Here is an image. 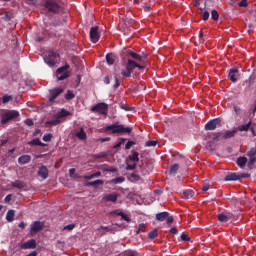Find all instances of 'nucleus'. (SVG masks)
<instances>
[{"instance_id": "1", "label": "nucleus", "mask_w": 256, "mask_h": 256, "mask_svg": "<svg viewBox=\"0 0 256 256\" xmlns=\"http://www.w3.org/2000/svg\"><path fill=\"white\" fill-rule=\"evenodd\" d=\"M44 8L50 15H65V9L55 0H46Z\"/></svg>"}, {"instance_id": "2", "label": "nucleus", "mask_w": 256, "mask_h": 256, "mask_svg": "<svg viewBox=\"0 0 256 256\" xmlns=\"http://www.w3.org/2000/svg\"><path fill=\"white\" fill-rule=\"evenodd\" d=\"M106 131H111L112 135H123L124 133L129 135V133L133 131V128H131V126H125L123 124H119V122H116L107 126Z\"/></svg>"}, {"instance_id": "3", "label": "nucleus", "mask_w": 256, "mask_h": 256, "mask_svg": "<svg viewBox=\"0 0 256 256\" xmlns=\"http://www.w3.org/2000/svg\"><path fill=\"white\" fill-rule=\"evenodd\" d=\"M137 69V61L129 58L126 63V69L121 71L123 77H131V73Z\"/></svg>"}, {"instance_id": "4", "label": "nucleus", "mask_w": 256, "mask_h": 256, "mask_svg": "<svg viewBox=\"0 0 256 256\" xmlns=\"http://www.w3.org/2000/svg\"><path fill=\"white\" fill-rule=\"evenodd\" d=\"M57 59H59V53L55 51H48L44 57V61L47 65H49V67H54V65H57Z\"/></svg>"}, {"instance_id": "5", "label": "nucleus", "mask_w": 256, "mask_h": 256, "mask_svg": "<svg viewBox=\"0 0 256 256\" xmlns=\"http://www.w3.org/2000/svg\"><path fill=\"white\" fill-rule=\"evenodd\" d=\"M69 64H65L56 71V77L58 81H65L69 77Z\"/></svg>"}, {"instance_id": "6", "label": "nucleus", "mask_w": 256, "mask_h": 256, "mask_svg": "<svg viewBox=\"0 0 256 256\" xmlns=\"http://www.w3.org/2000/svg\"><path fill=\"white\" fill-rule=\"evenodd\" d=\"M19 117V112L17 110L7 111L2 115L1 123H9V121H13V119H17Z\"/></svg>"}, {"instance_id": "7", "label": "nucleus", "mask_w": 256, "mask_h": 256, "mask_svg": "<svg viewBox=\"0 0 256 256\" xmlns=\"http://www.w3.org/2000/svg\"><path fill=\"white\" fill-rule=\"evenodd\" d=\"M92 113H100V115H107L109 106L106 103H98L91 108Z\"/></svg>"}, {"instance_id": "8", "label": "nucleus", "mask_w": 256, "mask_h": 256, "mask_svg": "<svg viewBox=\"0 0 256 256\" xmlns=\"http://www.w3.org/2000/svg\"><path fill=\"white\" fill-rule=\"evenodd\" d=\"M218 125H221V118H214L206 123L205 131H215Z\"/></svg>"}, {"instance_id": "9", "label": "nucleus", "mask_w": 256, "mask_h": 256, "mask_svg": "<svg viewBox=\"0 0 256 256\" xmlns=\"http://www.w3.org/2000/svg\"><path fill=\"white\" fill-rule=\"evenodd\" d=\"M235 217V215H233V213L231 212H223L217 215V219L218 221H220V223H227L228 221H231V219H233Z\"/></svg>"}, {"instance_id": "10", "label": "nucleus", "mask_w": 256, "mask_h": 256, "mask_svg": "<svg viewBox=\"0 0 256 256\" xmlns=\"http://www.w3.org/2000/svg\"><path fill=\"white\" fill-rule=\"evenodd\" d=\"M99 39H101V35H99V27H92L90 29V41H92V43H97Z\"/></svg>"}, {"instance_id": "11", "label": "nucleus", "mask_w": 256, "mask_h": 256, "mask_svg": "<svg viewBox=\"0 0 256 256\" xmlns=\"http://www.w3.org/2000/svg\"><path fill=\"white\" fill-rule=\"evenodd\" d=\"M49 93L48 99L50 102H53L61 95V93H63V88H54L50 90Z\"/></svg>"}, {"instance_id": "12", "label": "nucleus", "mask_w": 256, "mask_h": 256, "mask_svg": "<svg viewBox=\"0 0 256 256\" xmlns=\"http://www.w3.org/2000/svg\"><path fill=\"white\" fill-rule=\"evenodd\" d=\"M237 75H239V68L234 67L228 71V79L232 81V83H237Z\"/></svg>"}, {"instance_id": "13", "label": "nucleus", "mask_w": 256, "mask_h": 256, "mask_svg": "<svg viewBox=\"0 0 256 256\" xmlns=\"http://www.w3.org/2000/svg\"><path fill=\"white\" fill-rule=\"evenodd\" d=\"M45 224L41 221H35L31 224V233H39V231H43V227Z\"/></svg>"}, {"instance_id": "14", "label": "nucleus", "mask_w": 256, "mask_h": 256, "mask_svg": "<svg viewBox=\"0 0 256 256\" xmlns=\"http://www.w3.org/2000/svg\"><path fill=\"white\" fill-rule=\"evenodd\" d=\"M21 249H36L37 248V242L35 239L28 240L27 242H24L20 246Z\"/></svg>"}, {"instance_id": "15", "label": "nucleus", "mask_w": 256, "mask_h": 256, "mask_svg": "<svg viewBox=\"0 0 256 256\" xmlns=\"http://www.w3.org/2000/svg\"><path fill=\"white\" fill-rule=\"evenodd\" d=\"M13 19V13L7 11L0 12V21H11Z\"/></svg>"}, {"instance_id": "16", "label": "nucleus", "mask_w": 256, "mask_h": 256, "mask_svg": "<svg viewBox=\"0 0 256 256\" xmlns=\"http://www.w3.org/2000/svg\"><path fill=\"white\" fill-rule=\"evenodd\" d=\"M38 175L42 179H47V177H49V169H47V166H41L38 170Z\"/></svg>"}, {"instance_id": "17", "label": "nucleus", "mask_w": 256, "mask_h": 256, "mask_svg": "<svg viewBox=\"0 0 256 256\" xmlns=\"http://www.w3.org/2000/svg\"><path fill=\"white\" fill-rule=\"evenodd\" d=\"M67 23V15L63 14L62 19L54 20L51 25L52 27H61V25H65Z\"/></svg>"}, {"instance_id": "18", "label": "nucleus", "mask_w": 256, "mask_h": 256, "mask_svg": "<svg viewBox=\"0 0 256 256\" xmlns=\"http://www.w3.org/2000/svg\"><path fill=\"white\" fill-rule=\"evenodd\" d=\"M118 195L117 194H108L103 198V201H105L106 203H116L117 199H118Z\"/></svg>"}, {"instance_id": "19", "label": "nucleus", "mask_w": 256, "mask_h": 256, "mask_svg": "<svg viewBox=\"0 0 256 256\" xmlns=\"http://www.w3.org/2000/svg\"><path fill=\"white\" fill-rule=\"evenodd\" d=\"M127 53H128V57H131V59L136 61V63H141V56H140V54H138L137 52H133L131 50H128Z\"/></svg>"}, {"instance_id": "20", "label": "nucleus", "mask_w": 256, "mask_h": 256, "mask_svg": "<svg viewBox=\"0 0 256 256\" xmlns=\"http://www.w3.org/2000/svg\"><path fill=\"white\" fill-rule=\"evenodd\" d=\"M224 181H239V173L233 172L226 175Z\"/></svg>"}, {"instance_id": "21", "label": "nucleus", "mask_w": 256, "mask_h": 256, "mask_svg": "<svg viewBox=\"0 0 256 256\" xmlns=\"http://www.w3.org/2000/svg\"><path fill=\"white\" fill-rule=\"evenodd\" d=\"M31 162V157L29 155H22L18 158L19 165H27Z\"/></svg>"}, {"instance_id": "22", "label": "nucleus", "mask_w": 256, "mask_h": 256, "mask_svg": "<svg viewBox=\"0 0 256 256\" xmlns=\"http://www.w3.org/2000/svg\"><path fill=\"white\" fill-rule=\"evenodd\" d=\"M247 157H245V156H240L238 159H237V161H236V163H237V165H238V167H240V169H245V165H247Z\"/></svg>"}, {"instance_id": "23", "label": "nucleus", "mask_w": 256, "mask_h": 256, "mask_svg": "<svg viewBox=\"0 0 256 256\" xmlns=\"http://www.w3.org/2000/svg\"><path fill=\"white\" fill-rule=\"evenodd\" d=\"M167 217H169V212H160L156 214V221L163 222Z\"/></svg>"}, {"instance_id": "24", "label": "nucleus", "mask_w": 256, "mask_h": 256, "mask_svg": "<svg viewBox=\"0 0 256 256\" xmlns=\"http://www.w3.org/2000/svg\"><path fill=\"white\" fill-rule=\"evenodd\" d=\"M129 161H132L133 163H138L139 161V154L138 152L131 151V154L128 156Z\"/></svg>"}, {"instance_id": "25", "label": "nucleus", "mask_w": 256, "mask_h": 256, "mask_svg": "<svg viewBox=\"0 0 256 256\" xmlns=\"http://www.w3.org/2000/svg\"><path fill=\"white\" fill-rule=\"evenodd\" d=\"M76 137L80 139V141H85V139H87V133H85V130L81 128L80 131L76 133Z\"/></svg>"}, {"instance_id": "26", "label": "nucleus", "mask_w": 256, "mask_h": 256, "mask_svg": "<svg viewBox=\"0 0 256 256\" xmlns=\"http://www.w3.org/2000/svg\"><path fill=\"white\" fill-rule=\"evenodd\" d=\"M29 145L38 146V147H45V144L41 142L39 138L32 139L29 142Z\"/></svg>"}, {"instance_id": "27", "label": "nucleus", "mask_w": 256, "mask_h": 256, "mask_svg": "<svg viewBox=\"0 0 256 256\" xmlns=\"http://www.w3.org/2000/svg\"><path fill=\"white\" fill-rule=\"evenodd\" d=\"M234 135H237V129L226 131L223 135V139H231Z\"/></svg>"}, {"instance_id": "28", "label": "nucleus", "mask_w": 256, "mask_h": 256, "mask_svg": "<svg viewBox=\"0 0 256 256\" xmlns=\"http://www.w3.org/2000/svg\"><path fill=\"white\" fill-rule=\"evenodd\" d=\"M15 219V210H8L6 220L11 223Z\"/></svg>"}, {"instance_id": "29", "label": "nucleus", "mask_w": 256, "mask_h": 256, "mask_svg": "<svg viewBox=\"0 0 256 256\" xmlns=\"http://www.w3.org/2000/svg\"><path fill=\"white\" fill-rule=\"evenodd\" d=\"M12 187H16V189H23V187H25V182L21 180H16L12 182Z\"/></svg>"}, {"instance_id": "30", "label": "nucleus", "mask_w": 256, "mask_h": 256, "mask_svg": "<svg viewBox=\"0 0 256 256\" xmlns=\"http://www.w3.org/2000/svg\"><path fill=\"white\" fill-rule=\"evenodd\" d=\"M69 115H70L69 111L63 109L57 113L56 117L61 121V119H63V117H69Z\"/></svg>"}, {"instance_id": "31", "label": "nucleus", "mask_w": 256, "mask_h": 256, "mask_svg": "<svg viewBox=\"0 0 256 256\" xmlns=\"http://www.w3.org/2000/svg\"><path fill=\"white\" fill-rule=\"evenodd\" d=\"M103 180H95V181H92V182H88L87 184V187H95V189H97V187L99 185H103Z\"/></svg>"}, {"instance_id": "32", "label": "nucleus", "mask_w": 256, "mask_h": 256, "mask_svg": "<svg viewBox=\"0 0 256 256\" xmlns=\"http://www.w3.org/2000/svg\"><path fill=\"white\" fill-rule=\"evenodd\" d=\"M106 61H107L108 65H114L115 64V56L113 55V53H108L106 55Z\"/></svg>"}, {"instance_id": "33", "label": "nucleus", "mask_w": 256, "mask_h": 256, "mask_svg": "<svg viewBox=\"0 0 256 256\" xmlns=\"http://www.w3.org/2000/svg\"><path fill=\"white\" fill-rule=\"evenodd\" d=\"M184 199H191L193 195H195V192L191 189H187L183 191Z\"/></svg>"}, {"instance_id": "34", "label": "nucleus", "mask_w": 256, "mask_h": 256, "mask_svg": "<svg viewBox=\"0 0 256 256\" xmlns=\"http://www.w3.org/2000/svg\"><path fill=\"white\" fill-rule=\"evenodd\" d=\"M59 123H61V120L56 116V119L47 121L46 125L53 127L55 125H59Z\"/></svg>"}, {"instance_id": "35", "label": "nucleus", "mask_w": 256, "mask_h": 256, "mask_svg": "<svg viewBox=\"0 0 256 256\" xmlns=\"http://www.w3.org/2000/svg\"><path fill=\"white\" fill-rule=\"evenodd\" d=\"M255 163H256V157L249 156V162L247 164L248 168L253 169V167H255Z\"/></svg>"}, {"instance_id": "36", "label": "nucleus", "mask_w": 256, "mask_h": 256, "mask_svg": "<svg viewBox=\"0 0 256 256\" xmlns=\"http://www.w3.org/2000/svg\"><path fill=\"white\" fill-rule=\"evenodd\" d=\"M179 171V164H174L170 167L169 174L170 175H175Z\"/></svg>"}, {"instance_id": "37", "label": "nucleus", "mask_w": 256, "mask_h": 256, "mask_svg": "<svg viewBox=\"0 0 256 256\" xmlns=\"http://www.w3.org/2000/svg\"><path fill=\"white\" fill-rule=\"evenodd\" d=\"M148 57H149V56H148L147 54H145V52H142V53L140 54V63H141L142 65H146Z\"/></svg>"}, {"instance_id": "38", "label": "nucleus", "mask_w": 256, "mask_h": 256, "mask_svg": "<svg viewBox=\"0 0 256 256\" xmlns=\"http://www.w3.org/2000/svg\"><path fill=\"white\" fill-rule=\"evenodd\" d=\"M64 97L66 101H71V99H75V94L73 93V91L68 90Z\"/></svg>"}, {"instance_id": "39", "label": "nucleus", "mask_w": 256, "mask_h": 256, "mask_svg": "<svg viewBox=\"0 0 256 256\" xmlns=\"http://www.w3.org/2000/svg\"><path fill=\"white\" fill-rule=\"evenodd\" d=\"M135 169H137V162H134L133 164H130L129 162H127L126 164L127 171H135Z\"/></svg>"}, {"instance_id": "40", "label": "nucleus", "mask_w": 256, "mask_h": 256, "mask_svg": "<svg viewBox=\"0 0 256 256\" xmlns=\"http://www.w3.org/2000/svg\"><path fill=\"white\" fill-rule=\"evenodd\" d=\"M211 18L213 19V21H219V12H217V10H212Z\"/></svg>"}, {"instance_id": "41", "label": "nucleus", "mask_w": 256, "mask_h": 256, "mask_svg": "<svg viewBox=\"0 0 256 256\" xmlns=\"http://www.w3.org/2000/svg\"><path fill=\"white\" fill-rule=\"evenodd\" d=\"M249 129H251V121L239 127V131H249Z\"/></svg>"}, {"instance_id": "42", "label": "nucleus", "mask_w": 256, "mask_h": 256, "mask_svg": "<svg viewBox=\"0 0 256 256\" xmlns=\"http://www.w3.org/2000/svg\"><path fill=\"white\" fill-rule=\"evenodd\" d=\"M118 215L124 220L127 221V223H131V219L129 218V216L123 212L118 213Z\"/></svg>"}, {"instance_id": "43", "label": "nucleus", "mask_w": 256, "mask_h": 256, "mask_svg": "<svg viewBox=\"0 0 256 256\" xmlns=\"http://www.w3.org/2000/svg\"><path fill=\"white\" fill-rule=\"evenodd\" d=\"M157 235V230L154 229L148 233V239H156Z\"/></svg>"}, {"instance_id": "44", "label": "nucleus", "mask_w": 256, "mask_h": 256, "mask_svg": "<svg viewBox=\"0 0 256 256\" xmlns=\"http://www.w3.org/2000/svg\"><path fill=\"white\" fill-rule=\"evenodd\" d=\"M140 179H141V176H139V174H137V173L130 174L131 181H140Z\"/></svg>"}, {"instance_id": "45", "label": "nucleus", "mask_w": 256, "mask_h": 256, "mask_svg": "<svg viewBox=\"0 0 256 256\" xmlns=\"http://www.w3.org/2000/svg\"><path fill=\"white\" fill-rule=\"evenodd\" d=\"M125 181L124 177H117L111 180V183H115L117 185V183H123Z\"/></svg>"}, {"instance_id": "46", "label": "nucleus", "mask_w": 256, "mask_h": 256, "mask_svg": "<svg viewBox=\"0 0 256 256\" xmlns=\"http://www.w3.org/2000/svg\"><path fill=\"white\" fill-rule=\"evenodd\" d=\"M256 147L251 148L248 152H247V156L248 157H256Z\"/></svg>"}, {"instance_id": "47", "label": "nucleus", "mask_w": 256, "mask_h": 256, "mask_svg": "<svg viewBox=\"0 0 256 256\" xmlns=\"http://www.w3.org/2000/svg\"><path fill=\"white\" fill-rule=\"evenodd\" d=\"M239 181L240 179H249L251 177V174L249 173H238Z\"/></svg>"}, {"instance_id": "48", "label": "nucleus", "mask_w": 256, "mask_h": 256, "mask_svg": "<svg viewBox=\"0 0 256 256\" xmlns=\"http://www.w3.org/2000/svg\"><path fill=\"white\" fill-rule=\"evenodd\" d=\"M157 145V141L149 140L146 142L145 147H155Z\"/></svg>"}, {"instance_id": "49", "label": "nucleus", "mask_w": 256, "mask_h": 256, "mask_svg": "<svg viewBox=\"0 0 256 256\" xmlns=\"http://www.w3.org/2000/svg\"><path fill=\"white\" fill-rule=\"evenodd\" d=\"M11 99H13V96L4 95V96L2 97V102H3V103H9Z\"/></svg>"}, {"instance_id": "50", "label": "nucleus", "mask_w": 256, "mask_h": 256, "mask_svg": "<svg viewBox=\"0 0 256 256\" xmlns=\"http://www.w3.org/2000/svg\"><path fill=\"white\" fill-rule=\"evenodd\" d=\"M42 139L43 141L49 142L53 139V134H45Z\"/></svg>"}, {"instance_id": "51", "label": "nucleus", "mask_w": 256, "mask_h": 256, "mask_svg": "<svg viewBox=\"0 0 256 256\" xmlns=\"http://www.w3.org/2000/svg\"><path fill=\"white\" fill-rule=\"evenodd\" d=\"M25 125H27V127H33L34 125V122L31 118H27L25 121H24Z\"/></svg>"}, {"instance_id": "52", "label": "nucleus", "mask_w": 256, "mask_h": 256, "mask_svg": "<svg viewBox=\"0 0 256 256\" xmlns=\"http://www.w3.org/2000/svg\"><path fill=\"white\" fill-rule=\"evenodd\" d=\"M238 5L239 7H249V2L247 0H241Z\"/></svg>"}, {"instance_id": "53", "label": "nucleus", "mask_w": 256, "mask_h": 256, "mask_svg": "<svg viewBox=\"0 0 256 256\" xmlns=\"http://www.w3.org/2000/svg\"><path fill=\"white\" fill-rule=\"evenodd\" d=\"M137 233H145V224H140Z\"/></svg>"}, {"instance_id": "54", "label": "nucleus", "mask_w": 256, "mask_h": 256, "mask_svg": "<svg viewBox=\"0 0 256 256\" xmlns=\"http://www.w3.org/2000/svg\"><path fill=\"white\" fill-rule=\"evenodd\" d=\"M180 237L183 241H191V238L186 233H182Z\"/></svg>"}, {"instance_id": "55", "label": "nucleus", "mask_w": 256, "mask_h": 256, "mask_svg": "<svg viewBox=\"0 0 256 256\" xmlns=\"http://www.w3.org/2000/svg\"><path fill=\"white\" fill-rule=\"evenodd\" d=\"M135 145L134 141H128L125 145V149H131Z\"/></svg>"}, {"instance_id": "56", "label": "nucleus", "mask_w": 256, "mask_h": 256, "mask_svg": "<svg viewBox=\"0 0 256 256\" xmlns=\"http://www.w3.org/2000/svg\"><path fill=\"white\" fill-rule=\"evenodd\" d=\"M219 137H221V132L212 135L213 141H219Z\"/></svg>"}, {"instance_id": "57", "label": "nucleus", "mask_w": 256, "mask_h": 256, "mask_svg": "<svg viewBox=\"0 0 256 256\" xmlns=\"http://www.w3.org/2000/svg\"><path fill=\"white\" fill-rule=\"evenodd\" d=\"M121 109H123L124 111H133L132 107H129V106L125 105V104L121 105Z\"/></svg>"}, {"instance_id": "58", "label": "nucleus", "mask_w": 256, "mask_h": 256, "mask_svg": "<svg viewBox=\"0 0 256 256\" xmlns=\"http://www.w3.org/2000/svg\"><path fill=\"white\" fill-rule=\"evenodd\" d=\"M64 229H66L67 231H73V229H75V224H69L65 226Z\"/></svg>"}, {"instance_id": "59", "label": "nucleus", "mask_w": 256, "mask_h": 256, "mask_svg": "<svg viewBox=\"0 0 256 256\" xmlns=\"http://www.w3.org/2000/svg\"><path fill=\"white\" fill-rule=\"evenodd\" d=\"M202 19H203V21H208L209 20V11H204Z\"/></svg>"}, {"instance_id": "60", "label": "nucleus", "mask_w": 256, "mask_h": 256, "mask_svg": "<svg viewBox=\"0 0 256 256\" xmlns=\"http://www.w3.org/2000/svg\"><path fill=\"white\" fill-rule=\"evenodd\" d=\"M208 189H211V185H210V184H204V185L202 186V191H203V193H206V191H207Z\"/></svg>"}, {"instance_id": "61", "label": "nucleus", "mask_w": 256, "mask_h": 256, "mask_svg": "<svg viewBox=\"0 0 256 256\" xmlns=\"http://www.w3.org/2000/svg\"><path fill=\"white\" fill-rule=\"evenodd\" d=\"M170 233L172 235H178L179 234V230H177V227H173L170 229Z\"/></svg>"}, {"instance_id": "62", "label": "nucleus", "mask_w": 256, "mask_h": 256, "mask_svg": "<svg viewBox=\"0 0 256 256\" xmlns=\"http://www.w3.org/2000/svg\"><path fill=\"white\" fill-rule=\"evenodd\" d=\"M100 169H101V171L108 173L109 165L103 164Z\"/></svg>"}, {"instance_id": "63", "label": "nucleus", "mask_w": 256, "mask_h": 256, "mask_svg": "<svg viewBox=\"0 0 256 256\" xmlns=\"http://www.w3.org/2000/svg\"><path fill=\"white\" fill-rule=\"evenodd\" d=\"M27 3H28V5L35 7V5H37V0H27Z\"/></svg>"}, {"instance_id": "64", "label": "nucleus", "mask_w": 256, "mask_h": 256, "mask_svg": "<svg viewBox=\"0 0 256 256\" xmlns=\"http://www.w3.org/2000/svg\"><path fill=\"white\" fill-rule=\"evenodd\" d=\"M127 256H139V254H137V252H129L128 254H127Z\"/></svg>"}]
</instances>
